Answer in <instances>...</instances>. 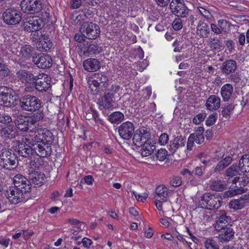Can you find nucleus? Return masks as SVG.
<instances>
[{
	"label": "nucleus",
	"instance_id": "obj_2",
	"mask_svg": "<svg viewBox=\"0 0 249 249\" xmlns=\"http://www.w3.org/2000/svg\"><path fill=\"white\" fill-rule=\"evenodd\" d=\"M108 77L104 73H96L88 80L89 90L92 94L96 95L107 86Z\"/></svg>",
	"mask_w": 249,
	"mask_h": 249
},
{
	"label": "nucleus",
	"instance_id": "obj_24",
	"mask_svg": "<svg viewBox=\"0 0 249 249\" xmlns=\"http://www.w3.org/2000/svg\"><path fill=\"white\" fill-rule=\"evenodd\" d=\"M84 69L89 72L97 71L101 67L100 61L95 58H88L83 62Z\"/></svg>",
	"mask_w": 249,
	"mask_h": 249
},
{
	"label": "nucleus",
	"instance_id": "obj_30",
	"mask_svg": "<svg viewBox=\"0 0 249 249\" xmlns=\"http://www.w3.org/2000/svg\"><path fill=\"white\" fill-rule=\"evenodd\" d=\"M233 91V86L231 84L224 85L220 90L221 95L224 101H228L231 97Z\"/></svg>",
	"mask_w": 249,
	"mask_h": 249
},
{
	"label": "nucleus",
	"instance_id": "obj_51",
	"mask_svg": "<svg viewBox=\"0 0 249 249\" xmlns=\"http://www.w3.org/2000/svg\"><path fill=\"white\" fill-rule=\"evenodd\" d=\"M217 119V113H213L209 116L206 120V124L207 126H211L214 124Z\"/></svg>",
	"mask_w": 249,
	"mask_h": 249
},
{
	"label": "nucleus",
	"instance_id": "obj_16",
	"mask_svg": "<svg viewBox=\"0 0 249 249\" xmlns=\"http://www.w3.org/2000/svg\"><path fill=\"white\" fill-rule=\"evenodd\" d=\"M118 129L120 136L124 140H129L135 133L134 125L132 123L129 121L122 124Z\"/></svg>",
	"mask_w": 249,
	"mask_h": 249
},
{
	"label": "nucleus",
	"instance_id": "obj_26",
	"mask_svg": "<svg viewBox=\"0 0 249 249\" xmlns=\"http://www.w3.org/2000/svg\"><path fill=\"white\" fill-rule=\"evenodd\" d=\"M220 98L216 95H212L207 99L205 106L210 111L217 110L220 106Z\"/></svg>",
	"mask_w": 249,
	"mask_h": 249
},
{
	"label": "nucleus",
	"instance_id": "obj_15",
	"mask_svg": "<svg viewBox=\"0 0 249 249\" xmlns=\"http://www.w3.org/2000/svg\"><path fill=\"white\" fill-rule=\"evenodd\" d=\"M35 136L33 137L38 142L52 145L54 140L53 133L47 129L38 128L35 130Z\"/></svg>",
	"mask_w": 249,
	"mask_h": 249
},
{
	"label": "nucleus",
	"instance_id": "obj_17",
	"mask_svg": "<svg viewBox=\"0 0 249 249\" xmlns=\"http://www.w3.org/2000/svg\"><path fill=\"white\" fill-rule=\"evenodd\" d=\"M14 187L28 193L31 191V183L29 179L21 174H17L13 178Z\"/></svg>",
	"mask_w": 249,
	"mask_h": 249
},
{
	"label": "nucleus",
	"instance_id": "obj_27",
	"mask_svg": "<svg viewBox=\"0 0 249 249\" xmlns=\"http://www.w3.org/2000/svg\"><path fill=\"white\" fill-rule=\"evenodd\" d=\"M169 193L168 189L164 185H159L156 189V195L154 196V197L156 200L166 202L168 200Z\"/></svg>",
	"mask_w": 249,
	"mask_h": 249
},
{
	"label": "nucleus",
	"instance_id": "obj_22",
	"mask_svg": "<svg viewBox=\"0 0 249 249\" xmlns=\"http://www.w3.org/2000/svg\"><path fill=\"white\" fill-rule=\"evenodd\" d=\"M52 46V43L50 41L48 35L45 34H41L39 38V41L36 43V47L38 50L41 52L47 51Z\"/></svg>",
	"mask_w": 249,
	"mask_h": 249
},
{
	"label": "nucleus",
	"instance_id": "obj_41",
	"mask_svg": "<svg viewBox=\"0 0 249 249\" xmlns=\"http://www.w3.org/2000/svg\"><path fill=\"white\" fill-rule=\"evenodd\" d=\"M204 129L202 126H199L195 133L191 135H194V138L196 139V142L197 144H201L204 141V137L203 135Z\"/></svg>",
	"mask_w": 249,
	"mask_h": 249
},
{
	"label": "nucleus",
	"instance_id": "obj_10",
	"mask_svg": "<svg viewBox=\"0 0 249 249\" xmlns=\"http://www.w3.org/2000/svg\"><path fill=\"white\" fill-rule=\"evenodd\" d=\"M2 18L4 23L8 25H15L21 20V13L15 9H6L2 14Z\"/></svg>",
	"mask_w": 249,
	"mask_h": 249
},
{
	"label": "nucleus",
	"instance_id": "obj_12",
	"mask_svg": "<svg viewBox=\"0 0 249 249\" xmlns=\"http://www.w3.org/2000/svg\"><path fill=\"white\" fill-rule=\"evenodd\" d=\"M20 6L24 12L34 14L40 11L43 5L39 0H22Z\"/></svg>",
	"mask_w": 249,
	"mask_h": 249
},
{
	"label": "nucleus",
	"instance_id": "obj_20",
	"mask_svg": "<svg viewBox=\"0 0 249 249\" xmlns=\"http://www.w3.org/2000/svg\"><path fill=\"white\" fill-rule=\"evenodd\" d=\"M113 98L112 94L105 92L104 95L98 100V105L100 109L113 108L114 106Z\"/></svg>",
	"mask_w": 249,
	"mask_h": 249
},
{
	"label": "nucleus",
	"instance_id": "obj_21",
	"mask_svg": "<svg viewBox=\"0 0 249 249\" xmlns=\"http://www.w3.org/2000/svg\"><path fill=\"white\" fill-rule=\"evenodd\" d=\"M237 68V62L233 59H229L224 62L220 67L223 74L228 75L233 73Z\"/></svg>",
	"mask_w": 249,
	"mask_h": 249
},
{
	"label": "nucleus",
	"instance_id": "obj_36",
	"mask_svg": "<svg viewBox=\"0 0 249 249\" xmlns=\"http://www.w3.org/2000/svg\"><path fill=\"white\" fill-rule=\"evenodd\" d=\"M240 170L244 173H249V155H243L239 162Z\"/></svg>",
	"mask_w": 249,
	"mask_h": 249
},
{
	"label": "nucleus",
	"instance_id": "obj_48",
	"mask_svg": "<svg viewBox=\"0 0 249 249\" xmlns=\"http://www.w3.org/2000/svg\"><path fill=\"white\" fill-rule=\"evenodd\" d=\"M206 249H219L216 241L211 238L207 239L204 243Z\"/></svg>",
	"mask_w": 249,
	"mask_h": 249
},
{
	"label": "nucleus",
	"instance_id": "obj_34",
	"mask_svg": "<svg viewBox=\"0 0 249 249\" xmlns=\"http://www.w3.org/2000/svg\"><path fill=\"white\" fill-rule=\"evenodd\" d=\"M20 54L22 57L26 59L30 57L33 58L35 54V51L33 47L29 45H25L22 46L20 51Z\"/></svg>",
	"mask_w": 249,
	"mask_h": 249
},
{
	"label": "nucleus",
	"instance_id": "obj_47",
	"mask_svg": "<svg viewBox=\"0 0 249 249\" xmlns=\"http://www.w3.org/2000/svg\"><path fill=\"white\" fill-rule=\"evenodd\" d=\"M217 25L220 27V30H222V32H225L229 30L231 26V24L229 21L222 19L218 20Z\"/></svg>",
	"mask_w": 249,
	"mask_h": 249
},
{
	"label": "nucleus",
	"instance_id": "obj_38",
	"mask_svg": "<svg viewBox=\"0 0 249 249\" xmlns=\"http://www.w3.org/2000/svg\"><path fill=\"white\" fill-rule=\"evenodd\" d=\"M11 71L3 58L0 57V77L2 79L10 76Z\"/></svg>",
	"mask_w": 249,
	"mask_h": 249
},
{
	"label": "nucleus",
	"instance_id": "obj_29",
	"mask_svg": "<svg viewBox=\"0 0 249 249\" xmlns=\"http://www.w3.org/2000/svg\"><path fill=\"white\" fill-rule=\"evenodd\" d=\"M248 202L246 197H241L239 199H235L231 200L229 204V208L234 210H237L243 208Z\"/></svg>",
	"mask_w": 249,
	"mask_h": 249
},
{
	"label": "nucleus",
	"instance_id": "obj_33",
	"mask_svg": "<svg viewBox=\"0 0 249 249\" xmlns=\"http://www.w3.org/2000/svg\"><path fill=\"white\" fill-rule=\"evenodd\" d=\"M16 77L22 82H28L29 80H33L35 76L26 70H19L16 72Z\"/></svg>",
	"mask_w": 249,
	"mask_h": 249
},
{
	"label": "nucleus",
	"instance_id": "obj_64",
	"mask_svg": "<svg viewBox=\"0 0 249 249\" xmlns=\"http://www.w3.org/2000/svg\"><path fill=\"white\" fill-rule=\"evenodd\" d=\"M240 104L243 107L249 105V94H246L242 97Z\"/></svg>",
	"mask_w": 249,
	"mask_h": 249
},
{
	"label": "nucleus",
	"instance_id": "obj_58",
	"mask_svg": "<svg viewBox=\"0 0 249 249\" xmlns=\"http://www.w3.org/2000/svg\"><path fill=\"white\" fill-rule=\"evenodd\" d=\"M121 89L120 86L114 85H112L110 89H108V91L106 92L107 93L112 94V97H114V95L119 92Z\"/></svg>",
	"mask_w": 249,
	"mask_h": 249
},
{
	"label": "nucleus",
	"instance_id": "obj_37",
	"mask_svg": "<svg viewBox=\"0 0 249 249\" xmlns=\"http://www.w3.org/2000/svg\"><path fill=\"white\" fill-rule=\"evenodd\" d=\"M150 142H147L140 145L141 147L140 152L142 157H147L150 155L155 149L154 145H151Z\"/></svg>",
	"mask_w": 249,
	"mask_h": 249
},
{
	"label": "nucleus",
	"instance_id": "obj_23",
	"mask_svg": "<svg viewBox=\"0 0 249 249\" xmlns=\"http://www.w3.org/2000/svg\"><path fill=\"white\" fill-rule=\"evenodd\" d=\"M220 231L221 233L218 235L217 238L219 241L222 243L227 242L232 239L235 233L231 225L225 227Z\"/></svg>",
	"mask_w": 249,
	"mask_h": 249
},
{
	"label": "nucleus",
	"instance_id": "obj_46",
	"mask_svg": "<svg viewBox=\"0 0 249 249\" xmlns=\"http://www.w3.org/2000/svg\"><path fill=\"white\" fill-rule=\"evenodd\" d=\"M234 108V105L233 104L225 106L221 111L222 116L226 118H229Z\"/></svg>",
	"mask_w": 249,
	"mask_h": 249
},
{
	"label": "nucleus",
	"instance_id": "obj_40",
	"mask_svg": "<svg viewBox=\"0 0 249 249\" xmlns=\"http://www.w3.org/2000/svg\"><path fill=\"white\" fill-rule=\"evenodd\" d=\"M102 50L101 48L95 43L87 44L85 46V52L90 54L99 53Z\"/></svg>",
	"mask_w": 249,
	"mask_h": 249
},
{
	"label": "nucleus",
	"instance_id": "obj_53",
	"mask_svg": "<svg viewBox=\"0 0 249 249\" xmlns=\"http://www.w3.org/2000/svg\"><path fill=\"white\" fill-rule=\"evenodd\" d=\"M182 180L180 177H175L170 180V184L173 187H178L181 185Z\"/></svg>",
	"mask_w": 249,
	"mask_h": 249
},
{
	"label": "nucleus",
	"instance_id": "obj_6",
	"mask_svg": "<svg viewBox=\"0 0 249 249\" xmlns=\"http://www.w3.org/2000/svg\"><path fill=\"white\" fill-rule=\"evenodd\" d=\"M199 203L202 208L213 210L220 207L221 201L220 198L210 193H206L200 196Z\"/></svg>",
	"mask_w": 249,
	"mask_h": 249
},
{
	"label": "nucleus",
	"instance_id": "obj_52",
	"mask_svg": "<svg viewBox=\"0 0 249 249\" xmlns=\"http://www.w3.org/2000/svg\"><path fill=\"white\" fill-rule=\"evenodd\" d=\"M206 116V113H199L194 118L193 122L194 124H198L205 119Z\"/></svg>",
	"mask_w": 249,
	"mask_h": 249
},
{
	"label": "nucleus",
	"instance_id": "obj_61",
	"mask_svg": "<svg viewBox=\"0 0 249 249\" xmlns=\"http://www.w3.org/2000/svg\"><path fill=\"white\" fill-rule=\"evenodd\" d=\"M149 65V62L146 59H144L138 64V66L139 67V70L143 71Z\"/></svg>",
	"mask_w": 249,
	"mask_h": 249
},
{
	"label": "nucleus",
	"instance_id": "obj_59",
	"mask_svg": "<svg viewBox=\"0 0 249 249\" xmlns=\"http://www.w3.org/2000/svg\"><path fill=\"white\" fill-rule=\"evenodd\" d=\"M230 75V77H229V79L235 83H238L240 80V75L239 74V73H231V74H229Z\"/></svg>",
	"mask_w": 249,
	"mask_h": 249
},
{
	"label": "nucleus",
	"instance_id": "obj_7",
	"mask_svg": "<svg viewBox=\"0 0 249 249\" xmlns=\"http://www.w3.org/2000/svg\"><path fill=\"white\" fill-rule=\"evenodd\" d=\"M17 157L11 149L3 151L0 155V166L7 170L15 169L17 162Z\"/></svg>",
	"mask_w": 249,
	"mask_h": 249
},
{
	"label": "nucleus",
	"instance_id": "obj_32",
	"mask_svg": "<svg viewBox=\"0 0 249 249\" xmlns=\"http://www.w3.org/2000/svg\"><path fill=\"white\" fill-rule=\"evenodd\" d=\"M15 128L12 124L7 125L2 127L0 131L1 136L6 139H11L16 136Z\"/></svg>",
	"mask_w": 249,
	"mask_h": 249
},
{
	"label": "nucleus",
	"instance_id": "obj_42",
	"mask_svg": "<svg viewBox=\"0 0 249 249\" xmlns=\"http://www.w3.org/2000/svg\"><path fill=\"white\" fill-rule=\"evenodd\" d=\"M124 119V114L120 111L112 113L108 117V120L111 123L118 124L122 122Z\"/></svg>",
	"mask_w": 249,
	"mask_h": 249
},
{
	"label": "nucleus",
	"instance_id": "obj_4",
	"mask_svg": "<svg viewBox=\"0 0 249 249\" xmlns=\"http://www.w3.org/2000/svg\"><path fill=\"white\" fill-rule=\"evenodd\" d=\"M21 108L25 111L34 112L38 110L41 107V101L36 96L26 94L22 96L19 101Z\"/></svg>",
	"mask_w": 249,
	"mask_h": 249
},
{
	"label": "nucleus",
	"instance_id": "obj_11",
	"mask_svg": "<svg viewBox=\"0 0 249 249\" xmlns=\"http://www.w3.org/2000/svg\"><path fill=\"white\" fill-rule=\"evenodd\" d=\"M170 7L172 13L180 18H185L189 14V9L182 0H172Z\"/></svg>",
	"mask_w": 249,
	"mask_h": 249
},
{
	"label": "nucleus",
	"instance_id": "obj_28",
	"mask_svg": "<svg viewBox=\"0 0 249 249\" xmlns=\"http://www.w3.org/2000/svg\"><path fill=\"white\" fill-rule=\"evenodd\" d=\"M186 140L181 136H178L175 137L173 141L170 142L169 150L172 154H174L180 147L184 146Z\"/></svg>",
	"mask_w": 249,
	"mask_h": 249
},
{
	"label": "nucleus",
	"instance_id": "obj_45",
	"mask_svg": "<svg viewBox=\"0 0 249 249\" xmlns=\"http://www.w3.org/2000/svg\"><path fill=\"white\" fill-rule=\"evenodd\" d=\"M44 114L43 111H38L34 113L30 117V120L33 125H36V123L43 119Z\"/></svg>",
	"mask_w": 249,
	"mask_h": 249
},
{
	"label": "nucleus",
	"instance_id": "obj_31",
	"mask_svg": "<svg viewBox=\"0 0 249 249\" xmlns=\"http://www.w3.org/2000/svg\"><path fill=\"white\" fill-rule=\"evenodd\" d=\"M210 188L216 192L222 191L227 188V183L225 181L221 179L213 180L211 181Z\"/></svg>",
	"mask_w": 249,
	"mask_h": 249
},
{
	"label": "nucleus",
	"instance_id": "obj_44",
	"mask_svg": "<svg viewBox=\"0 0 249 249\" xmlns=\"http://www.w3.org/2000/svg\"><path fill=\"white\" fill-rule=\"evenodd\" d=\"M239 165L232 164L226 170L225 175L227 177L232 178L239 174Z\"/></svg>",
	"mask_w": 249,
	"mask_h": 249
},
{
	"label": "nucleus",
	"instance_id": "obj_25",
	"mask_svg": "<svg viewBox=\"0 0 249 249\" xmlns=\"http://www.w3.org/2000/svg\"><path fill=\"white\" fill-rule=\"evenodd\" d=\"M29 180L31 184H34L35 187H39L44 184L45 176L43 173L34 172L30 174Z\"/></svg>",
	"mask_w": 249,
	"mask_h": 249
},
{
	"label": "nucleus",
	"instance_id": "obj_55",
	"mask_svg": "<svg viewBox=\"0 0 249 249\" xmlns=\"http://www.w3.org/2000/svg\"><path fill=\"white\" fill-rule=\"evenodd\" d=\"M169 141V136L167 133H164L160 135L159 140V142L161 145H164L167 143Z\"/></svg>",
	"mask_w": 249,
	"mask_h": 249
},
{
	"label": "nucleus",
	"instance_id": "obj_57",
	"mask_svg": "<svg viewBox=\"0 0 249 249\" xmlns=\"http://www.w3.org/2000/svg\"><path fill=\"white\" fill-rule=\"evenodd\" d=\"M194 135H190L188 139L187 147V149L189 150H192V148L194 144V142H196V139L194 138Z\"/></svg>",
	"mask_w": 249,
	"mask_h": 249
},
{
	"label": "nucleus",
	"instance_id": "obj_18",
	"mask_svg": "<svg viewBox=\"0 0 249 249\" xmlns=\"http://www.w3.org/2000/svg\"><path fill=\"white\" fill-rule=\"evenodd\" d=\"M13 89L6 86H0V105L11 106V99L13 97Z\"/></svg>",
	"mask_w": 249,
	"mask_h": 249
},
{
	"label": "nucleus",
	"instance_id": "obj_3",
	"mask_svg": "<svg viewBox=\"0 0 249 249\" xmlns=\"http://www.w3.org/2000/svg\"><path fill=\"white\" fill-rule=\"evenodd\" d=\"M14 122L16 127L23 132H33L36 128L35 125H33L30 118L15 111L13 113Z\"/></svg>",
	"mask_w": 249,
	"mask_h": 249
},
{
	"label": "nucleus",
	"instance_id": "obj_19",
	"mask_svg": "<svg viewBox=\"0 0 249 249\" xmlns=\"http://www.w3.org/2000/svg\"><path fill=\"white\" fill-rule=\"evenodd\" d=\"M32 61L36 64L37 67L41 69H46L50 68L52 65V60L51 57L47 54H40L38 56L33 57Z\"/></svg>",
	"mask_w": 249,
	"mask_h": 249
},
{
	"label": "nucleus",
	"instance_id": "obj_60",
	"mask_svg": "<svg viewBox=\"0 0 249 249\" xmlns=\"http://www.w3.org/2000/svg\"><path fill=\"white\" fill-rule=\"evenodd\" d=\"M132 194L134 195L136 198L142 202H144L146 200V198L148 196V195L146 193H143L142 195H137L135 191H133Z\"/></svg>",
	"mask_w": 249,
	"mask_h": 249
},
{
	"label": "nucleus",
	"instance_id": "obj_9",
	"mask_svg": "<svg viewBox=\"0 0 249 249\" xmlns=\"http://www.w3.org/2000/svg\"><path fill=\"white\" fill-rule=\"evenodd\" d=\"M33 85L39 92L46 91L51 87V78L46 74H39L34 77Z\"/></svg>",
	"mask_w": 249,
	"mask_h": 249
},
{
	"label": "nucleus",
	"instance_id": "obj_43",
	"mask_svg": "<svg viewBox=\"0 0 249 249\" xmlns=\"http://www.w3.org/2000/svg\"><path fill=\"white\" fill-rule=\"evenodd\" d=\"M197 30L199 31L201 36L203 37H208L210 33L208 25L204 22H199L197 25Z\"/></svg>",
	"mask_w": 249,
	"mask_h": 249
},
{
	"label": "nucleus",
	"instance_id": "obj_14",
	"mask_svg": "<svg viewBox=\"0 0 249 249\" xmlns=\"http://www.w3.org/2000/svg\"><path fill=\"white\" fill-rule=\"evenodd\" d=\"M150 134L147 129L142 127L137 130L134 134L133 142L134 144L140 146L147 142H150Z\"/></svg>",
	"mask_w": 249,
	"mask_h": 249
},
{
	"label": "nucleus",
	"instance_id": "obj_35",
	"mask_svg": "<svg viewBox=\"0 0 249 249\" xmlns=\"http://www.w3.org/2000/svg\"><path fill=\"white\" fill-rule=\"evenodd\" d=\"M217 220H216L214 227L215 230H218L219 229V228L220 227L219 226V223H222L224 224L225 225H228V223L230 221L231 218L227 215L226 213L224 212H222L220 213L219 214H218V215L217 216Z\"/></svg>",
	"mask_w": 249,
	"mask_h": 249
},
{
	"label": "nucleus",
	"instance_id": "obj_39",
	"mask_svg": "<svg viewBox=\"0 0 249 249\" xmlns=\"http://www.w3.org/2000/svg\"><path fill=\"white\" fill-rule=\"evenodd\" d=\"M209 42L210 47L213 51H220L223 47L222 42L219 38H211Z\"/></svg>",
	"mask_w": 249,
	"mask_h": 249
},
{
	"label": "nucleus",
	"instance_id": "obj_1",
	"mask_svg": "<svg viewBox=\"0 0 249 249\" xmlns=\"http://www.w3.org/2000/svg\"><path fill=\"white\" fill-rule=\"evenodd\" d=\"M18 153L21 156L27 158L34 153L40 157L50 156L52 153L51 145L38 142L31 135L24 136L18 144Z\"/></svg>",
	"mask_w": 249,
	"mask_h": 249
},
{
	"label": "nucleus",
	"instance_id": "obj_8",
	"mask_svg": "<svg viewBox=\"0 0 249 249\" xmlns=\"http://www.w3.org/2000/svg\"><path fill=\"white\" fill-rule=\"evenodd\" d=\"M22 24L24 30L29 33L38 31L44 25L43 19L37 16L27 18L23 20Z\"/></svg>",
	"mask_w": 249,
	"mask_h": 249
},
{
	"label": "nucleus",
	"instance_id": "obj_13",
	"mask_svg": "<svg viewBox=\"0 0 249 249\" xmlns=\"http://www.w3.org/2000/svg\"><path fill=\"white\" fill-rule=\"evenodd\" d=\"M28 192L22 189L11 187L5 191L4 194L11 203L17 204L23 200L24 194Z\"/></svg>",
	"mask_w": 249,
	"mask_h": 249
},
{
	"label": "nucleus",
	"instance_id": "obj_56",
	"mask_svg": "<svg viewBox=\"0 0 249 249\" xmlns=\"http://www.w3.org/2000/svg\"><path fill=\"white\" fill-rule=\"evenodd\" d=\"M198 10L199 11V13L202 15L204 18H209L210 16H211V13L209 10L206 9L199 6L197 7Z\"/></svg>",
	"mask_w": 249,
	"mask_h": 249
},
{
	"label": "nucleus",
	"instance_id": "obj_62",
	"mask_svg": "<svg viewBox=\"0 0 249 249\" xmlns=\"http://www.w3.org/2000/svg\"><path fill=\"white\" fill-rule=\"evenodd\" d=\"M211 28L212 31L217 35H219L222 33V31L220 30V27L218 25H216L213 23L211 24Z\"/></svg>",
	"mask_w": 249,
	"mask_h": 249
},
{
	"label": "nucleus",
	"instance_id": "obj_63",
	"mask_svg": "<svg viewBox=\"0 0 249 249\" xmlns=\"http://www.w3.org/2000/svg\"><path fill=\"white\" fill-rule=\"evenodd\" d=\"M232 158L231 157L228 156L226 157L225 159L221 160L220 162L223 165L225 166L226 168L228 166H229L230 163L232 161Z\"/></svg>",
	"mask_w": 249,
	"mask_h": 249
},
{
	"label": "nucleus",
	"instance_id": "obj_49",
	"mask_svg": "<svg viewBox=\"0 0 249 249\" xmlns=\"http://www.w3.org/2000/svg\"><path fill=\"white\" fill-rule=\"evenodd\" d=\"M12 119L11 117L7 114L3 112L0 109V123L6 124L12 122Z\"/></svg>",
	"mask_w": 249,
	"mask_h": 249
},
{
	"label": "nucleus",
	"instance_id": "obj_5",
	"mask_svg": "<svg viewBox=\"0 0 249 249\" xmlns=\"http://www.w3.org/2000/svg\"><path fill=\"white\" fill-rule=\"evenodd\" d=\"M80 32L82 35L89 39H95L100 34L99 26L93 22L85 21L81 24Z\"/></svg>",
	"mask_w": 249,
	"mask_h": 249
},
{
	"label": "nucleus",
	"instance_id": "obj_50",
	"mask_svg": "<svg viewBox=\"0 0 249 249\" xmlns=\"http://www.w3.org/2000/svg\"><path fill=\"white\" fill-rule=\"evenodd\" d=\"M167 155V152L165 149H159L156 154V158L160 161L164 160Z\"/></svg>",
	"mask_w": 249,
	"mask_h": 249
},
{
	"label": "nucleus",
	"instance_id": "obj_54",
	"mask_svg": "<svg viewBox=\"0 0 249 249\" xmlns=\"http://www.w3.org/2000/svg\"><path fill=\"white\" fill-rule=\"evenodd\" d=\"M172 26L174 30L178 31L182 27V20L180 18L175 19L172 23Z\"/></svg>",
	"mask_w": 249,
	"mask_h": 249
}]
</instances>
